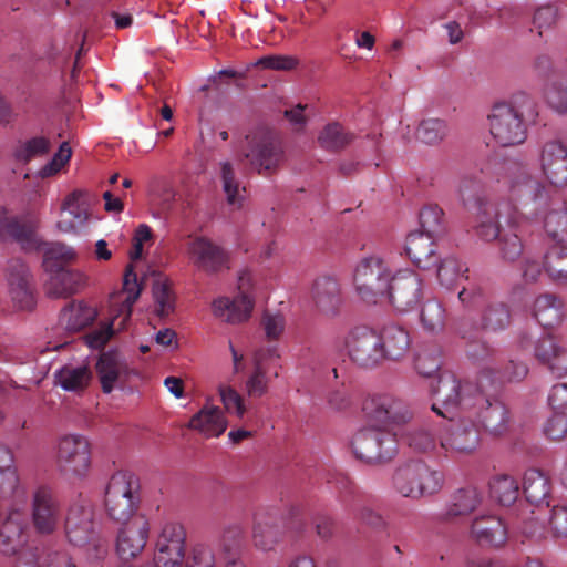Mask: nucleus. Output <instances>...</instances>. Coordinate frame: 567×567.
<instances>
[{"label": "nucleus", "instance_id": "f257e3e1", "mask_svg": "<svg viewBox=\"0 0 567 567\" xmlns=\"http://www.w3.org/2000/svg\"><path fill=\"white\" fill-rule=\"evenodd\" d=\"M493 389L463 382L451 372H442L431 385L434 399L431 410L437 415L463 412L488 434L499 436L509 429V411L491 393Z\"/></svg>", "mask_w": 567, "mask_h": 567}, {"label": "nucleus", "instance_id": "f03ea898", "mask_svg": "<svg viewBox=\"0 0 567 567\" xmlns=\"http://www.w3.org/2000/svg\"><path fill=\"white\" fill-rule=\"evenodd\" d=\"M538 112L535 101L525 92L514 94L508 101L492 105L487 115L488 132L502 147L523 144L527 138V125Z\"/></svg>", "mask_w": 567, "mask_h": 567}, {"label": "nucleus", "instance_id": "7ed1b4c3", "mask_svg": "<svg viewBox=\"0 0 567 567\" xmlns=\"http://www.w3.org/2000/svg\"><path fill=\"white\" fill-rule=\"evenodd\" d=\"M480 171L486 178L495 179L498 183L506 179L511 199L523 207L533 204L534 210H539L545 208L550 198L548 190L537 178L529 175L524 168L502 159L497 155L489 156L482 162Z\"/></svg>", "mask_w": 567, "mask_h": 567}, {"label": "nucleus", "instance_id": "20e7f679", "mask_svg": "<svg viewBox=\"0 0 567 567\" xmlns=\"http://www.w3.org/2000/svg\"><path fill=\"white\" fill-rule=\"evenodd\" d=\"M444 483L443 473L431 467L420 458L400 463L393 471L391 484L403 497L420 499L441 491Z\"/></svg>", "mask_w": 567, "mask_h": 567}, {"label": "nucleus", "instance_id": "39448f33", "mask_svg": "<svg viewBox=\"0 0 567 567\" xmlns=\"http://www.w3.org/2000/svg\"><path fill=\"white\" fill-rule=\"evenodd\" d=\"M141 291L142 287L137 280V275L133 266L128 265L123 277L122 291L112 298V306L114 307L117 302L120 306L114 310L111 322L101 324L85 336V342L90 348H103L113 336L115 327L117 330L125 329L127 321L131 319L132 307L138 299Z\"/></svg>", "mask_w": 567, "mask_h": 567}, {"label": "nucleus", "instance_id": "423d86ee", "mask_svg": "<svg viewBox=\"0 0 567 567\" xmlns=\"http://www.w3.org/2000/svg\"><path fill=\"white\" fill-rule=\"evenodd\" d=\"M93 508L86 501L74 502L66 514L65 534L71 544L85 547L91 559H103L109 551L107 540L94 530Z\"/></svg>", "mask_w": 567, "mask_h": 567}, {"label": "nucleus", "instance_id": "0eeeda50", "mask_svg": "<svg viewBox=\"0 0 567 567\" xmlns=\"http://www.w3.org/2000/svg\"><path fill=\"white\" fill-rule=\"evenodd\" d=\"M392 276L391 266L384 258H362L353 272L355 292L364 302L378 303L385 297Z\"/></svg>", "mask_w": 567, "mask_h": 567}, {"label": "nucleus", "instance_id": "6e6552de", "mask_svg": "<svg viewBox=\"0 0 567 567\" xmlns=\"http://www.w3.org/2000/svg\"><path fill=\"white\" fill-rule=\"evenodd\" d=\"M138 484L134 476L126 472H117L110 478L104 497L109 517L116 523H126L138 515Z\"/></svg>", "mask_w": 567, "mask_h": 567}, {"label": "nucleus", "instance_id": "1a4fd4ad", "mask_svg": "<svg viewBox=\"0 0 567 567\" xmlns=\"http://www.w3.org/2000/svg\"><path fill=\"white\" fill-rule=\"evenodd\" d=\"M351 450L353 455L367 464H385L391 462L399 452L395 434L392 432L369 426L359 430L352 437Z\"/></svg>", "mask_w": 567, "mask_h": 567}, {"label": "nucleus", "instance_id": "9d476101", "mask_svg": "<svg viewBox=\"0 0 567 567\" xmlns=\"http://www.w3.org/2000/svg\"><path fill=\"white\" fill-rule=\"evenodd\" d=\"M246 140L248 142V150L245 156L251 167L264 176L275 173L285 157L284 148L277 134L267 127H258L250 132Z\"/></svg>", "mask_w": 567, "mask_h": 567}, {"label": "nucleus", "instance_id": "9b49d317", "mask_svg": "<svg viewBox=\"0 0 567 567\" xmlns=\"http://www.w3.org/2000/svg\"><path fill=\"white\" fill-rule=\"evenodd\" d=\"M56 465L61 474L70 480L86 478L92 465L89 439L82 434L61 436L56 446Z\"/></svg>", "mask_w": 567, "mask_h": 567}, {"label": "nucleus", "instance_id": "f8f14e48", "mask_svg": "<svg viewBox=\"0 0 567 567\" xmlns=\"http://www.w3.org/2000/svg\"><path fill=\"white\" fill-rule=\"evenodd\" d=\"M449 420L440 436V447L450 454H471L480 445V429L467 414L460 413L441 415Z\"/></svg>", "mask_w": 567, "mask_h": 567}, {"label": "nucleus", "instance_id": "ddd939ff", "mask_svg": "<svg viewBox=\"0 0 567 567\" xmlns=\"http://www.w3.org/2000/svg\"><path fill=\"white\" fill-rule=\"evenodd\" d=\"M237 288L238 295L235 298L219 297L213 302L214 315L233 324L248 320L254 309L252 275L249 270L240 272Z\"/></svg>", "mask_w": 567, "mask_h": 567}, {"label": "nucleus", "instance_id": "4468645a", "mask_svg": "<svg viewBox=\"0 0 567 567\" xmlns=\"http://www.w3.org/2000/svg\"><path fill=\"white\" fill-rule=\"evenodd\" d=\"M344 347L350 360L360 368L372 369L383 362L379 333L365 326L351 329Z\"/></svg>", "mask_w": 567, "mask_h": 567}, {"label": "nucleus", "instance_id": "2eb2a0df", "mask_svg": "<svg viewBox=\"0 0 567 567\" xmlns=\"http://www.w3.org/2000/svg\"><path fill=\"white\" fill-rule=\"evenodd\" d=\"M362 410L370 422L381 426L400 425L412 416L405 402L389 393L369 395Z\"/></svg>", "mask_w": 567, "mask_h": 567}, {"label": "nucleus", "instance_id": "dca6fc26", "mask_svg": "<svg viewBox=\"0 0 567 567\" xmlns=\"http://www.w3.org/2000/svg\"><path fill=\"white\" fill-rule=\"evenodd\" d=\"M186 529L178 522H167L156 540L155 567H182L186 556Z\"/></svg>", "mask_w": 567, "mask_h": 567}, {"label": "nucleus", "instance_id": "f3484780", "mask_svg": "<svg viewBox=\"0 0 567 567\" xmlns=\"http://www.w3.org/2000/svg\"><path fill=\"white\" fill-rule=\"evenodd\" d=\"M422 298V279L412 270L404 269L393 274L386 299L398 311L413 309Z\"/></svg>", "mask_w": 567, "mask_h": 567}, {"label": "nucleus", "instance_id": "a211bd4d", "mask_svg": "<svg viewBox=\"0 0 567 567\" xmlns=\"http://www.w3.org/2000/svg\"><path fill=\"white\" fill-rule=\"evenodd\" d=\"M116 536V553L122 560L138 557L150 536V522L144 515H136L131 520L122 523Z\"/></svg>", "mask_w": 567, "mask_h": 567}, {"label": "nucleus", "instance_id": "6ab92c4d", "mask_svg": "<svg viewBox=\"0 0 567 567\" xmlns=\"http://www.w3.org/2000/svg\"><path fill=\"white\" fill-rule=\"evenodd\" d=\"M188 256L198 270L209 275L229 269L228 252L206 237H196L189 243Z\"/></svg>", "mask_w": 567, "mask_h": 567}, {"label": "nucleus", "instance_id": "aec40b11", "mask_svg": "<svg viewBox=\"0 0 567 567\" xmlns=\"http://www.w3.org/2000/svg\"><path fill=\"white\" fill-rule=\"evenodd\" d=\"M0 240H11L23 250H32L35 243V226L30 215L9 216L0 205Z\"/></svg>", "mask_w": 567, "mask_h": 567}, {"label": "nucleus", "instance_id": "412c9836", "mask_svg": "<svg viewBox=\"0 0 567 567\" xmlns=\"http://www.w3.org/2000/svg\"><path fill=\"white\" fill-rule=\"evenodd\" d=\"M539 162L543 174L551 185L567 184V145L559 140L545 142L540 150Z\"/></svg>", "mask_w": 567, "mask_h": 567}, {"label": "nucleus", "instance_id": "4be33fe9", "mask_svg": "<svg viewBox=\"0 0 567 567\" xmlns=\"http://www.w3.org/2000/svg\"><path fill=\"white\" fill-rule=\"evenodd\" d=\"M535 357L557 377L567 374V346L551 333H545L535 344Z\"/></svg>", "mask_w": 567, "mask_h": 567}, {"label": "nucleus", "instance_id": "5701e85b", "mask_svg": "<svg viewBox=\"0 0 567 567\" xmlns=\"http://www.w3.org/2000/svg\"><path fill=\"white\" fill-rule=\"evenodd\" d=\"M28 516L13 511L0 527V548L6 554H17L23 549L29 539Z\"/></svg>", "mask_w": 567, "mask_h": 567}, {"label": "nucleus", "instance_id": "b1692460", "mask_svg": "<svg viewBox=\"0 0 567 567\" xmlns=\"http://www.w3.org/2000/svg\"><path fill=\"white\" fill-rule=\"evenodd\" d=\"M62 505L49 486H38V534L53 533L62 520Z\"/></svg>", "mask_w": 567, "mask_h": 567}, {"label": "nucleus", "instance_id": "393cba45", "mask_svg": "<svg viewBox=\"0 0 567 567\" xmlns=\"http://www.w3.org/2000/svg\"><path fill=\"white\" fill-rule=\"evenodd\" d=\"M470 214V231L480 240L492 243L498 238L502 228L499 213L493 203L480 206Z\"/></svg>", "mask_w": 567, "mask_h": 567}, {"label": "nucleus", "instance_id": "a878e982", "mask_svg": "<svg viewBox=\"0 0 567 567\" xmlns=\"http://www.w3.org/2000/svg\"><path fill=\"white\" fill-rule=\"evenodd\" d=\"M311 296L318 311L327 317L336 316L343 302L340 284L330 276L315 280Z\"/></svg>", "mask_w": 567, "mask_h": 567}, {"label": "nucleus", "instance_id": "bb28decb", "mask_svg": "<svg viewBox=\"0 0 567 567\" xmlns=\"http://www.w3.org/2000/svg\"><path fill=\"white\" fill-rule=\"evenodd\" d=\"M32 275L21 259H13L8 266V282L12 300L20 309H31L33 295L31 290Z\"/></svg>", "mask_w": 567, "mask_h": 567}, {"label": "nucleus", "instance_id": "cd10ccee", "mask_svg": "<svg viewBox=\"0 0 567 567\" xmlns=\"http://www.w3.org/2000/svg\"><path fill=\"white\" fill-rule=\"evenodd\" d=\"M471 535L481 546L501 547L507 540V528L499 517L483 515L473 520Z\"/></svg>", "mask_w": 567, "mask_h": 567}, {"label": "nucleus", "instance_id": "c85d7f7f", "mask_svg": "<svg viewBox=\"0 0 567 567\" xmlns=\"http://www.w3.org/2000/svg\"><path fill=\"white\" fill-rule=\"evenodd\" d=\"M47 284V292L51 297H70L80 292L87 285V277L80 270L58 268Z\"/></svg>", "mask_w": 567, "mask_h": 567}, {"label": "nucleus", "instance_id": "c756f323", "mask_svg": "<svg viewBox=\"0 0 567 567\" xmlns=\"http://www.w3.org/2000/svg\"><path fill=\"white\" fill-rule=\"evenodd\" d=\"M279 519L276 513L260 509L254 516L252 540L257 548L271 550L280 536Z\"/></svg>", "mask_w": 567, "mask_h": 567}, {"label": "nucleus", "instance_id": "7c9ffc66", "mask_svg": "<svg viewBox=\"0 0 567 567\" xmlns=\"http://www.w3.org/2000/svg\"><path fill=\"white\" fill-rule=\"evenodd\" d=\"M405 251L411 261L421 269H430L437 265L434 236L420 231L409 234Z\"/></svg>", "mask_w": 567, "mask_h": 567}, {"label": "nucleus", "instance_id": "2f4dec72", "mask_svg": "<svg viewBox=\"0 0 567 567\" xmlns=\"http://www.w3.org/2000/svg\"><path fill=\"white\" fill-rule=\"evenodd\" d=\"M379 338L383 361L402 359L411 347L409 331L398 324L385 326L379 333Z\"/></svg>", "mask_w": 567, "mask_h": 567}, {"label": "nucleus", "instance_id": "473e14b6", "mask_svg": "<svg viewBox=\"0 0 567 567\" xmlns=\"http://www.w3.org/2000/svg\"><path fill=\"white\" fill-rule=\"evenodd\" d=\"M188 427L206 437H218L226 431L227 420L218 406L206 403L192 416Z\"/></svg>", "mask_w": 567, "mask_h": 567}, {"label": "nucleus", "instance_id": "72a5a7b5", "mask_svg": "<svg viewBox=\"0 0 567 567\" xmlns=\"http://www.w3.org/2000/svg\"><path fill=\"white\" fill-rule=\"evenodd\" d=\"M483 502V494L474 486H466L456 489L443 515L444 519L453 520L458 517L472 514Z\"/></svg>", "mask_w": 567, "mask_h": 567}, {"label": "nucleus", "instance_id": "f704fd0d", "mask_svg": "<svg viewBox=\"0 0 567 567\" xmlns=\"http://www.w3.org/2000/svg\"><path fill=\"white\" fill-rule=\"evenodd\" d=\"M478 172L481 171L478 169ZM480 174L482 177L474 173L464 174L457 186L458 198L467 212L491 203L484 194V186L486 181L492 179L486 178L482 173Z\"/></svg>", "mask_w": 567, "mask_h": 567}, {"label": "nucleus", "instance_id": "c9c22d12", "mask_svg": "<svg viewBox=\"0 0 567 567\" xmlns=\"http://www.w3.org/2000/svg\"><path fill=\"white\" fill-rule=\"evenodd\" d=\"M305 68L300 60L293 55L266 54L256 58L245 66H223L218 71H292Z\"/></svg>", "mask_w": 567, "mask_h": 567}, {"label": "nucleus", "instance_id": "e433bc0d", "mask_svg": "<svg viewBox=\"0 0 567 567\" xmlns=\"http://www.w3.org/2000/svg\"><path fill=\"white\" fill-rule=\"evenodd\" d=\"M528 368L524 362L509 360L503 371L484 368L477 378L482 386H489L497 391L505 382H519L526 378Z\"/></svg>", "mask_w": 567, "mask_h": 567}, {"label": "nucleus", "instance_id": "4c0bfd02", "mask_svg": "<svg viewBox=\"0 0 567 567\" xmlns=\"http://www.w3.org/2000/svg\"><path fill=\"white\" fill-rule=\"evenodd\" d=\"M278 358V350L275 346L255 351L252 355L254 372L246 382V388L250 396L260 398L267 392L268 379L265 362Z\"/></svg>", "mask_w": 567, "mask_h": 567}, {"label": "nucleus", "instance_id": "58836bf2", "mask_svg": "<svg viewBox=\"0 0 567 567\" xmlns=\"http://www.w3.org/2000/svg\"><path fill=\"white\" fill-rule=\"evenodd\" d=\"M545 207H548L544 217L547 236L557 245H567V206L550 197Z\"/></svg>", "mask_w": 567, "mask_h": 567}, {"label": "nucleus", "instance_id": "ea45409f", "mask_svg": "<svg viewBox=\"0 0 567 567\" xmlns=\"http://www.w3.org/2000/svg\"><path fill=\"white\" fill-rule=\"evenodd\" d=\"M523 493L530 504L548 505L551 493L549 476L538 468L527 470L523 477Z\"/></svg>", "mask_w": 567, "mask_h": 567}, {"label": "nucleus", "instance_id": "a19ab883", "mask_svg": "<svg viewBox=\"0 0 567 567\" xmlns=\"http://www.w3.org/2000/svg\"><path fill=\"white\" fill-rule=\"evenodd\" d=\"M96 310L84 301L72 300L60 313V322L70 331H79L91 324L96 318Z\"/></svg>", "mask_w": 567, "mask_h": 567}, {"label": "nucleus", "instance_id": "79ce46f5", "mask_svg": "<svg viewBox=\"0 0 567 567\" xmlns=\"http://www.w3.org/2000/svg\"><path fill=\"white\" fill-rule=\"evenodd\" d=\"M533 316L544 328H551L563 319V301L553 293H544L536 298Z\"/></svg>", "mask_w": 567, "mask_h": 567}, {"label": "nucleus", "instance_id": "37998d69", "mask_svg": "<svg viewBox=\"0 0 567 567\" xmlns=\"http://www.w3.org/2000/svg\"><path fill=\"white\" fill-rule=\"evenodd\" d=\"M125 364L117 352H104L96 362V372L104 393H111Z\"/></svg>", "mask_w": 567, "mask_h": 567}, {"label": "nucleus", "instance_id": "c03bdc74", "mask_svg": "<svg viewBox=\"0 0 567 567\" xmlns=\"http://www.w3.org/2000/svg\"><path fill=\"white\" fill-rule=\"evenodd\" d=\"M245 540V528L241 524L235 523L224 527L219 547L224 555L226 564L231 561H241L240 553Z\"/></svg>", "mask_w": 567, "mask_h": 567}, {"label": "nucleus", "instance_id": "a18cd8bd", "mask_svg": "<svg viewBox=\"0 0 567 567\" xmlns=\"http://www.w3.org/2000/svg\"><path fill=\"white\" fill-rule=\"evenodd\" d=\"M92 378L91 370L86 365L68 364L55 372L56 383L66 391L85 389Z\"/></svg>", "mask_w": 567, "mask_h": 567}, {"label": "nucleus", "instance_id": "49530a36", "mask_svg": "<svg viewBox=\"0 0 567 567\" xmlns=\"http://www.w3.org/2000/svg\"><path fill=\"white\" fill-rule=\"evenodd\" d=\"M354 137L355 135L341 124L330 123L320 132L318 143L326 151L338 152L351 144Z\"/></svg>", "mask_w": 567, "mask_h": 567}, {"label": "nucleus", "instance_id": "de8ad7c7", "mask_svg": "<svg viewBox=\"0 0 567 567\" xmlns=\"http://www.w3.org/2000/svg\"><path fill=\"white\" fill-rule=\"evenodd\" d=\"M545 271L556 284H567V245H554L545 254Z\"/></svg>", "mask_w": 567, "mask_h": 567}, {"label": "nucleus", "instance_id": "09e8293b", "mask_svg": "<svg viewBox=\"0 0 567 567\" xmlns=\"http://www.w3.org/2000/svg\"><path fill=\"white\" fill-rule=\"evenodd\" d=\"M489 492L494 499L503 506H509L516 502L519 495L518 482L506 474L494 476L489 482Z\"/></svg>", "mask_w": 567, "mask_h": 567}, {"label": "nucleus", "instance_id": "8fccbe9b", "mask_svg": "<svg viewBox=\"0 0 567 567\" xmlns=\"http://www.w3.org/2000/svg\"><path fill=\"white\" fill-rule=\"evenodd\" d=\"M220 178L227 203L234 207H241L244 200V193L246 192V189L245 187L240 186L239 181L236 178L231 163H221Z\"/></svg>", "mask_w": 567, "mask_h": 567}, {"label": "nucleus", "instance_id": "3c124183", "mask_svg": "<svg viewBox=\"0 0 567 567\" xmlns=\"http://www.w3.org/2000/svg\"><path fill=\"white\" fill-rule=\"evenodd\" d=\"M404 442L414 452L429 453L436 449L437 440L427 425L409 429L404 434Z\"/></svg>", "mask_w": 567, "mask_h": 567}, {"label": "nucleus", "instance_id": "603ef678", "mask_svg": "<svg viewBox=\"0 0 567 567\" xmlns=\"http://www.w3.org/2000/svg\"><path fill=\"white\" fill-rule=\"evenodd\" d=\"M445 309L435 299L427 300L420 313L422 328L429 333H439L445 326Z\"/></svg>", "mask_w": 567, "mask_h": 567}, {"label": "nucleus", "instance_id": "864d4df0", "mask_svg": "<svg viewBox=\"0 0 567 567\" xmlns=\"http://www.w3.org/2000/svg\"><path fill=\"white\" fill-rule=\"evenodd\" d=\"M449 127L444 120L425 118L416 130V137L424 144L435 145L442 142L447 135Z\"/></svg>", "mask_w": 567, "mask_h": 567}, {"label": "nucleus", "instance_id": "5fc2aeb1", "mask_svg": "<svg viewBox=\"0 0 567 567\" xmlns=\"http://www.w3.org/2000/svg\"><path fill=\"white\" fill-rule=\"evenodd\" d=\"M468 269L455 257L449 256L442 259L437 266V279L440 284L450 289L461 280Z\"/></svg>", "mask_w": 567, "mask_h": 567}, {"label": "nucleus", "instance_id": "6e6d98bb", "mask_svg": "<svg viewBox=\"0 0 567 567\" xmlns=\"http://www.w3.org/2000/svg\"><path fill=\"white\" fill-rule=\"evenodd\" d=\"M83 193L80 190L72 192L63 203V209L68 212L72 219H63L59 223L61 228L74 229L85 224L89 218V214L84 207L79 203Z\"/></svg>", "mask_w": 567, "mask_h": 567}, {"label": "nucleus", "instance_id": "4d7b16f0", "mask_svg": "<svg viewBox=\"0 0 567 567\" xmlns=\"http://www.w3.org/2000/svg\"><path fill=\"white\" fill-rule=\"evenodd\" d=\"M511 322V312L504 303L489 305L482 316V328L489 331L505 329Z\"/></svg>", "mask_w": 567, "mask_h": 567}, {"label": "nucleus", "instance_id": "13d9d810", "mask_svg": "<svg viewBox=\"0 0 567 567\" xmlns=\"http://www.w3.org/2000/svg\"><path fill=\"white\" fill-rule=\"evenodd\" d=\"M215 553L210 545L196 543L187 551L182 567H215Z\"/></svg>", "mask_w": 567, "mask_h": 567}, {"label": "nucleus", "instance_id": "bf43d9fd", "mask_svg": "<svg viewBox=\"0 0 567 567\" xmlns=\"http://www.w3.org/2000/svg\"><path fill=\"white\" fill-rule=\"evenodd\" d=\"M421 233L439 236L444 231V213L437 205H426L420 212Z\"/></svg>", "mask_w": 567, "mask_h": 567}, {"label": "nucleus", "instance_id": "052dcab7", "mask_svg": "<svg viewBox=\"0 0 567 567\" xmlns=\"http://www.w3.org/2000/svg\"><path fill=\"white\" fill-rule=\"evenodd\" d=\"M75 258L74 250L61 243L50 245L43 257V267L47 271H53L58 268H64L63 264L71 261Z\"/></svg>", "mask_w": 567, "mask_h": 567}, {"label": "nucleus", "instance_id": "680f3d73", "mask_svg": "<svg viewBox=\"0 0 567 567\" xmlns=\"http://www.w3.org/2000/svg\"><path fill=\"white\" fill-rule=\"evenodd\" d=\"M245 75L246 73H216L209 79L208 84L202 87V91L216 92L217 94L228 93L233 87H241Z\"/></svg>", "mask_w": 567, "mask_h": 567}, {"label": "nucleus", "instance_id": "e2e57ef3", "mask_svg": "<svg viewBox=\"0 0 567 567\" xmlns=\"http://www.w3.org/2000/svg\"><path fill=\"white\" fill-rule=\"evenodd\" d=\"M545 97L555 111L558 113L567 112V79L558 78L546 86Z\"/></svg>", "mask_w": 567, "mask_h": 567}, {"label": "nucleus", "instance_id": "0e129e2a", "mask_svg": "<svg viewBox=\"0 0 567 567\" xmlns=\"http://www.w3.org/2000/svg\"><path fill=\"white\" fill-rule=\"evenodd\" d=\"M498 252L503 260L508 262L516 261L524 251L522 239L515 233H502L497 238Z\"/></svg>", "mask_w": 567, "mask_h": 567}, {"label": "nucleus", "instance_id": "69168bd1", "mask_svg": "<svg viewBox=\"0 0 567 567\" xmlns=\"http://www.w3.org/2000/svg\"><path fill=\"white\" fill-rule=\"evenodd\" d=\"M72 157V150L68 141H63L49 163L38 171V177L48 178L56 175L64 168Z\"/></svg>", "mask_w": 567, "mask_h": 567}, {"label": "nucleus", "instance_id": "338daca9", "mask_svg": "<svg viewBox=\"0 0 567 567\" xmlns=\"http://www.w3.org/2000/svg\"><path fill=\"white\" fill-rule=\"evenodd\" d=\"M153 296L156 305V312L159 317H167L174 311L175 297L171 287L165 281H155L153 285Z\"/></svg>", "mask_w": 567, "mask_h": 567}, {"label": "nucleus", "instance_id": "774afa93", "mask_svg": "<svg viewBox=\"0 0 567 567\" xmlns=\"http://www.w3.org/2000/svg\"><path fill=\"white\" fill-rule=\"evenodd\" d=\"M530 514L532 515L529 517L525 518L517 526L518 533L522 537V543H525L526 540L539 543L546 537V530L543 523L534 515V512Z\"/></svg>", "mask_w": 567, "mask_h": 567}]
</instances>
